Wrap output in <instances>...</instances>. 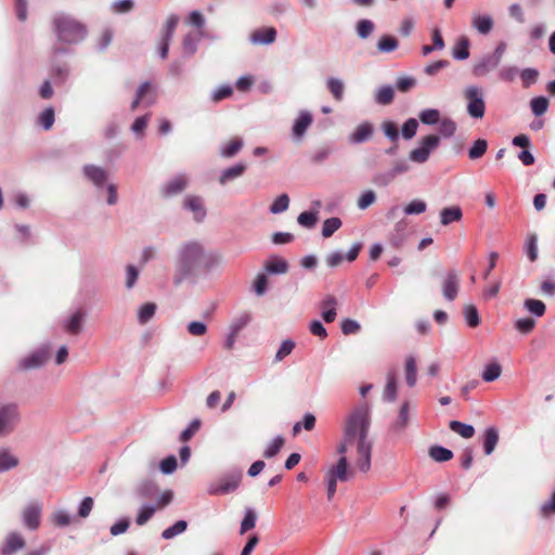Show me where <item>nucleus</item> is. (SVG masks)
<instances>
[{"mask_svg": "<svg viewBox=\"0 0 555 555\" xmlns=\"http://www.w3.org/2000/svg\"><path fill=\"white\" fill-rule=\"evenodd\" d=\"M383 398L385 401L393 402L397 399V379L396 373L389 371L387 373V383L384 389Z\"/></svg>", "mask_w": 555, "mask_h": 555, "instance_id": "c85d7f7f", "label": "nucleus"}, {"mask_svg": "<svg viewBox=\"0 0 555 555\" xmlns=\"http://www.w3.org/2000/svg\"><path fill=\"white\" fill-rule=\"evenodd\" d=\"M420 120L425 125H435L440 119V113L436 108H427L420 113Z\"/></svg>", "mask_w": 555, "mask_h": 555, "instance_id": "5fc2aeb1", "label": "nucleus"}, {"mask_svg": "<svg viewBox=\"0 0 555 555\" xmlns=\"http://www.w3.org/2000/svg\"><path fill=\"white\" fill-rule=\"evenodd\" d=\"M460 279L456 271H449L442 280V295L448 301H453L457 297Z\"/></svg>", "mask_w": 555, "mask_h": 555, "instance_id": "f8f14e48", "label": "nucleus"}, {"mask_svg": "<svg viewBox=\"0 0 555 555\" xmlns=\"http://www.w3.org/2000/svg\"><path fill=\"white\" fill-rule=\"evenodd\" d=\"M398 40L389 35L382 36L377 42V49L382 53L393 52L398 48Z\"/></svg>", "mask_w": 555, "mask_h": 555, "instance_id": "79ce46f5", "label": "nucleus"}, {"mask_svg": "<svg viewBox=\"0 0 555 555\" xmlns=\"http://www.w3.org/2000/svg\"><path fill=\"white\" fill-rule=\"evenodd\" d=\"M49 359V350L47 348H41L39 350H36L31 354L23 358L20 363L18 367L21 370H34L42 366L47 360Z\"/></svg>", "mask_w": 555, "mask_h": 555, "instance_id": "ddd939ff", "label": "nucleus"}, {"mask_svg": "<svg viewBox=\"0 0 555 555\" xmlns=\"http://www.w3.org/2000/svg\"><path fill=\"white\" fill-rule=\"evenodd\" d=\"M42 504L40 502H31L22 511V520L26 528L36 530L41 524Z\"/></svg>", "mask_w": 555, "mask_h": 555, "instance_id": "9b49d317", "label": "nucleus"}, {"mask_svg": "<svg viewBox=\"0 0 555 555\" xmlns=\"http://www.w3.org/2000/svg\"><path fill=\"white\" fill-rule=\"evenodd\" d=\"M25 546L24 538L17 532H11L7 535L5 542L0 550V555H13Z\"/></svg>", "mask_w": 555, "mask_h": 555, "instance_id": "f3484780", "label": "nucleus"}, {"mask_svg": "<svg viewBox=\"0 0 555 555\" xmlns=\"http://www.w3.org/2000/svg\"><path fill=\"white\" fill-rule=\"evenodd\" d=\"M276 39V30L273 27H262L254 30L250 41L254 44H271Z\"/></svg>", "mask_w": 555, "mask_h": 555, "instance_id": "aec40b11", "label": "nucleus"}, {"mask_svg": "<svg viewBox=\"0 0 555 555\" xmlns=\"http://www.w3.org/2000/svg\"><path fill=\"white\" fill-rule=\"evenodd\" d=\"M284 442L285 440L282 436L275 437L274 440L264 450L263 456L267 459L275 456L284 446Z\"/></svg>", "mask_w": 555, "mask_h": 555, "instance_id": "680f3d73", "label": "nucleus"}, {"mask_svg": "<svg viewBox=\"0 0 555 555\" xmlns=\"http://www.w3.org/2000/svg\"><path fill=\"white\" fill-rule=\"evenodd\" d=\"M373 132V125L369 121H364L357 126L353 132L349 135V142L353 144L366 142L372 138Z\"/></svg>", "mask_w": 555, "mask_h": 555, "instance_id": "6ab92c4d", "label": "nucleus"}, {"mask_svg": "<svg viewBox=\"0 0 555 555\" xmlns=\"http://www.w3.org/2000/svg\"><path fill=\"white\" fill-rule=\"evenodd\" d=\"M298 223L307 229H311L318 221V215L313 211H304L297 218Z\"/></svg>", "mask_w": 555, "mask_h": 555, "instance_id": "e2e57ef3", "label": "nucleus"}, {"mask_svg": "<svg viewBox=\"0 0 555 555\" xmlns=\"http://www.w3.org/2000/svg\"><path fill=\"white\" fill-rule=\"evenodd\" d=\"M463 218V211L460 206L446 207L440 211V223L449 225L453 222H459Z\"/></svg>", "mask_w": 555, "mask_h": 555, "instance_id": "a878e982", "label": "nucleus"}, {"mask_svg": "<svg viewBox=\"0 0 555 555\" xmlns=\"http://www.w3.org/2000/svg\"><path fill=\"white\" fill-rule=\"evenodd\" d=\"M429 456L436 462H447L453 457V452L441 446H433L429 449Z\"/></svg>", "mask_w": 555, "mask_h": 555, "instance_id": "ea45409f", "label": "nucleus"}, {"mask_svg": "<svg viewBox=\"0 0 555 555\" xmlns=\"http://www.w3.org/2000/svg\"><path fill=\"white\" fill-rule=\"evenodd\" d=\"M499 62L491 55L482 56L474 66L473 74L476 77H485L499 66Z\"/></svg>", "mask_w": 555, "mask_h": 555, "instance_id": "a211bd4d", "label": "nucleus"}, {"mask_svg": "<svg viewBox=\"0 0 555 555\" xmlns=\"http://www.w3.org/2000/svg\"><path fill=\"white\" fill-rule=\"evenodd\" d=\"M288 206H289V197L287 194H281L279 195L274 202L271 204L270 206V212L271 214H274V215H278V214H281V212H284L285 210L288 209Z\"/></svg>", "mask_w": 555, "mask_h": 555, "instance_id": "09e8293b", "label": "nucleus"}, {"mask_svg": "<svg viewBox=\"0 0 555 555\" xmlns=\"http://www.w3.org/2000/svg\"><path fill=\"white\" fill-rule=\"evenodd\" d=\"M375 26L370 20H360L357 24V34L360 38L366 39L373 33Z\"/></svg>", "mask_w": 555, "mask_h": 555, "instance_id": "052dcab7", "label": "nucleus"}, {"mask_svg": "<svg viewBox=\"0 0 555 555\" xmlns=\"http://www.w3.org/2000/svg\"><path fill=\"white\" fill-rule=\"evenodd\" d=\"M294 348H295V343L292 339L284 340L275 353V361L280 362V361L284 360L287 356H289L292 353Z\"/></svg>", "mask_w": 555, "mask_h": 555, "instance_id": "774afa93", "label": "nucleus"}, {"mask_svg": "<svg viewBox=\"0 0 555 555\" xmlns=\"http://www.w3.org/2000/svg\"><path fill=\"white\" fill-rule=\"evenodd\" d=\"M488 149V142L485 139H478L474 142L473 146L468 150V157L473 160L478 159L485 155Z\"/></svg>", "mask_w": 555, "mask_h": 555, "instance_id": "de8ad7c7", "label": "nucleus"}, {"mask_svg": "<svg viewBox=\"0 0 555 555\" xmlns=\"http://www.w3.org/2000/svg\"><path fill=\"white\" fill-rule=\"evenodd\" d=\"M85 176L96 186H104L107 180V171L94 165H87L83 168Z\"/></svg>", "mask_w": 555, "mask_h": 555, "instance_id": "4be33fe9", "label": "nucleus"}, {"mask_svg": "<svg viewBox=\"0 0 555 555\" xmlns=\"http://www.w3.org/2000/svg\"><path fill=\"white\" fill-rule=\"evenodd\" d=\"M158 487L155 482L145 480L142 481L137 488V494L143 499H152L156 495Z\"/></svg>", "mask_w": 555, "mask_h": 555, "instance_id": "4c0bfd02", "label": "nucleus"}, {"mask_svg": "<svg viewBox=\"0 0 555 555\" xmlns=\"http://www.w3.org/2000/svg\"><path fill=\"white\" fill-rule=\"evenodd\" d=\"M243 147V140L240 138H235L231 140L230 142L222 145L220 150V154L223 157L230 158L235 156L241 149Z\"/></svg>", "mask_w": 555, "mask_h": 555, "instance_id": "f704fd0d", "label": "nucleus"}, {"mask_svg": "<svg viewBox=\"0 0 555 555\" xmlns=\"http://www.w3.org/2000/svg\"><path fill=\"white\" fill-rule=\"evenodd\" d=\"M135 95H138L139 98H141L143 100V104L145 106H151L156 101V94L152 90V86L149 81H145L140 85V87L137 90Z\"/></svg>", "mask_w": 555, "mask_h": 555, "instance_id": "c756f323", "label": "nucleus"}, {"mask_svg": "<svg viewBox=\"0 0 555 555\" xmlns=\"http://www.w3.org/2000/svg\"><path fill=\"white\" fill-rule=\"evenodd\" d=\"M440 138L436 134H429L421 140L418 147L412 150L409 154V158L417 164L427 162L430 153L438 147Z\"/></svg>", "mask_w": 555, "mask_h": 555, "instance_id": "6e6552de", "label": "nucleus"}, {"mask_svg": "<svg viewBox=\"0 0 555 555\" xmlns=\"http://www.w3.org/2000/svg\"><path fill=\"white\" fill-rule=\"evenodd\" d=\"M242 476V470L238 468L228 472L220 477L218 481L209 486L208 493L212 495H220L235 491L241 483Z\"/></svg>", "mask_w": 555, "mask_h": 555, "instance_id": "423d86ee", "label": "nucleus"}, {"mask_svg": "<svg viewBox=\"0 0 555 555\" xmlns=\"http://www.w3.org/2000/svg\"><path fill=\"white\" fill-rule=\"evenodd\" d=\"M464 315H465V320H466V323L468 324V326L476 327L479 325L480 318H479L478 310L475 306H473V305L466 306L464 308Z\"/></svg>", "mask_w": 555, "mask_h": 555, "instance_id": "13d9d810", "label": "nucleus"}, {"mask_svg": "<svg viewBox=\"0 0 555 555\" xmlns=\"http://www.w3.org/2000/svg\"><path fill=\"white\" fill-rule=\"evenodd\" d=\"M313 121V117L311 113L307 111H301L298 117L295 119L293 125V137L296 140H301L305 135L307 129L311 126Z\"/></svg>", "mask_w": 555, "mask_h": 555, "instance_id": "2eb2a0df", "label": "nucleus"}, {"mask_svg": "<svg viewBox=\"0 0 555 555\" xmlns=\"http://www.w3.org/2000/svg\"><path fill=\"white\" fill-rule=\"evenodd\" d=\"M326 87L336 101L343 100L345 92V85L343 80L339 78L330 77L326 81Z\"/></svg>", "mask_w": 555, "mask_h": 555, "instance_id": "2f4dec72", "label": "nucleus"}, {"mask_svg": "<svg viewBox=\"0 0 555 555\" xmlns=\"http://www.w3.org/2000/svg\"><path fill=\"white\" fill-rule=\"evenodd\" d=\"M547 98L541 95L532 98L530 101V107L534 116H542L548 108Z\"/></svg>", "mask_w": 555, "mask_h": 555, "instance_id": "49530a36", "label": "nucleus"}, {"mask_svg": "<svg viewBox=\"0 0 555 555\" xmlns=\"http://www.w3.org/2000/svg\"><path fill=\"white\" fill-rule=\"evenodd\" d=\"M416 376V360L410 356L405 359V380L409 387L415 386Z\"/></svg>", "mask_w": 555, "mask_h": 555, "instance_id": "a18cd8bd", "label": "nucleus"}, {"mask_svg": "<svg viewBox=\"0 0 555 555\" xmlns=\"http://www.w3.org/2000/svg\"><path fill=\"white\" fill-rule=\"evenodd\" d=\"M18 465V459L8 450L0 451V473L10 470Z\"/></svg>", "mask_w": 555, "mask_h": 555, "instance_id": "a19ab883", "label": "nucleus"}, {"mask_svg": "<svg viewBox=\"0 0 555 555\" xmlns=\"http://www.w3.org/2000/svg\"><path fill=\"white\" fill-rule=\"evenodd\" d=\"M197 42H198V38L195 35H193V34L185 35V37L183 38V41H182L183 54L186 56H192L193 54H195V52L197 50Z\"/></svg>", "mask_w": 555, "mask_h": 555, "instance_id": "8fccbe9b", "label": "nucleus"}, {"mask_svg": "<svg viewBox=\"0 0 555 555\" xmlns=\"http://www.w3.org/2000/svg\"><path fill=\"white\" fill-rule=\"evenodd\" d=\"M370 425L369 408L365 404L354 408L346 420L343 439L337 448L339 454H346L350 447H356V464L362 473L371 468L373 442L369 438Z\"/></svg>", "mask_w": 555, "mask_h": 555, "instance_id": "f257e3e1", "label": "nucleus"}, {"mask_svg": "<svg viewBox=\"0 0 555 555\" xmlns=\"http://www.w3.org/2000/svg\"><path fill=\"white\" fill-rule=\"evenodd\" d=\"M395 91L391 86L380 87L375 94V101L379 105H389L393 101Z\"/></svg>", "mask_w": 555, "mask_h": 555, "instance_id": "e433bc0d", "label": "nucleus"}, {"mask_svg": "<svg viewBox=\"0 0 555 555\" xmlns=\"http://www.w3.org/2000/svg\"><path fill=\"white\" fill-rule=\"evenodd\" d=\"M522 87L529 88L531 85H534L538 81L539 78V72L535 68H525L521 72H519Z\"/></svg>", "mask_w": 555, "mask_h": 555, "instance_id": "603ef678", "label": "nucleus"}, {"mask_svg": "<svg viewBox=\"0 0 555 555\" xmlns=\"http://www.w3.org/2000/svg\"><path fill=\"white\" fill-rule=\"evenodd\" d=\"M464 98L467 102V114L475 119H481L486 113L482 89L478 86H468L464 90Z\"/></svg>", "mask_w": 555, "mask_h": 555, "instance_id": "39448f33", "label": "nucleus"}, {"mask_svg": "<svg viewBox=\"0 0 555 555\" xmlns=\"http://www.w3.org/2000/svg\"><path fill=\"white\" fill-rule=\"evenodd\" d=\"M418 128V121L415 118H409L402 126L401 132L405 140L414 138Z\"/></svg>", "mask_w": 555, "mask_h": 555, "instance_id": "0e129e2a", "label": "nucleus"}, {"mask_svg": "<svg viewBox=\"0 0 555 555\" xmlns=\"http://www.w3.org/2000/svg\"><path fill=\"white\" fill-rule=\"evenodd\" d=\"M183 206L193 212L194 220L201 222L206 216V209L199 196L189 195L184 198Z\"/></svg>", "mask_w": 555, "mask_h": 555, "instance_id": "dca6fc26", "label": "nucleus"}, {"mask_svg": "<svg viewBox=\"0 0 555 555\" xmlns=\"http://www.w3.org/2000/svg\"><path fill=\"white\" fill-rule=\"evenodd\" d=\"M494 26V20L489 14H473L472 27L476 29L480 35H488Z\"/></svg>", "mask_w": 555, "mask_h": 555, "instance_id": "412c9836", "label": "nucleus"}, {"mask_svg": "<svg viewBox=\"0 0 555 555\" xmlns=\"http://www.w3.org/2000/svg\"><path fill=\"white\" fill-rule=\"evenodd\" d=\"M67 52V49L61 48L57 44H55L52 48V63L50 68V75L55 83L64 82L69 75L68 65L66 63H61L57 61V56L60 54H64Z\"/></svg>", "mask_w": 555, "mask_h": 555, "instance_id": "1a4fd4ad", "label": "nucleus"}, {"mask_svg": "<svg viewBox=\"0 0 555 555\" xmlns=\"http://www.w3.org/2000/svg\"><path fill=\"white\" fill-rule=\"evenodd\" d=\"M178 23H179V17L176 14L169 15L166 21V24H165V27H164V30L162 34L160 43L158 47V53L163 60L167 59V56H168L170 41L173 37V34L176 31Z\"/></svg>", "mask_w": 555, "mask_h": 555, "instance_id": "9d476101", "label": "nucleus"}, {"mask_svg": "<svg viewBox=\"0 0 555 555\" xmlns=\"http://www.w3.org/2000/svg\"><path fill=\"white\" fill-rule=\"evenodd\" d=\"M52 25L57 41L61 43L76 44L82 41L87 35L83 24L65 14L55 15Z\"/></svg>", "mask_w": 555, "mask_h": 555, "instance_id": "7ed1b4c3", "label": "nucleus"}, {"mask_svg": "<svg viewBox=\"0 0 555 555\" xmlns=\"http://www.w3.org/2000/svg\"><path fill=\"white\" fill-rule=\"evenodd\" d=\"M221 261L220 253L207 249L202 242L196 240L183 242L177 250L173 283L179 285L198 271L210 272L219 267Z\"/></svg>", "mask_w": 555, "mask_h": 555, "instance_id": "f03ea898", "label": "nucleus"}, {"mask_svg": "<svg viewBox=\"0 0 555 555\" xmlns=\"http://www.w3.org/2000/svg\"><path fill=\"white\" fill-rule=\"evenodd\" d=\"M21 413L16 403H7L0 406V437L10 435L17 427Z\"/></svg>", "mask_w": 555, "mask_h": 555, "instance_id": "0eeeda50", "label": "nucleus"}, {"mask_svg": "<svg viewBox=\"0 0 555 555\" xmlns=\"http://www.w3.org/2000/svg\"><path fill=\"white\" fill-rule=\"evenodd\" d=\"M452 55L455 60H466L469 56V40L461 37L453 49Z\"/></svg>", "mask_w": 555, "mask_h": 555, "instance_id": "473e14b6", "label": "nucleus"}, {"mask_svg": "<svg viewBox=\"0 0 555 555\" xmlns=\"http://www.w3.org/2000/svg\"><path fill=\"white\" fill-rule=\"evenodd\" d=\"M340 227H341V221L339 218H337V217L328 218L323 222L322 235L324 237H331Z\"/></svg>", "mask_w": 555, "mask_h": 555, "instance_id": "3c124183", "label": "nucleus"}, {"mask_svg": "<svg viewBox=\"0 0 555 555\" xmlns=\"http://www.w3.org/2000/svg\"><path fill=\"white\" fill-rule=\"evenodd\" d=\"M502 367L498 362H491L485 365L481 377L485 382L491 383L500 377Z\"/></svg>", "mask_w": 555, "mask_h": 555, "instance_id": "72a5a7b5", "label": "nucleus"}, {"mask_svg": "<svg viewBox=\"0 0 555 555\" xmlns=\"http://www.w3.org/2000/svg\"><path fill=\"white\" fill-rule=\"evenodd\" d=\"M85 314L82 310L78 309L73 314H70L66 320L63 322L64 330L72 335H77L80 333L82 328V322H83Z\"/></svg>", "mask_w": 555, "mask_h": 555, "instance_id": "5701e85b", "label": "nucleus"}, {"mask_svg": "<svg viewBox=\"0 0 555 555\" xmlns=\"http://www.w3.org/2000/svg\"><path fill=\"white\" fill-rule=\"evenodd\" d=\"M427 205L424 201L414 199L404 207L405 215H420L425 212Z\"/></svg>", "mask_w": 555, "mask_h": 555, "instance_id": "338daca9", "label": "nucleus"}, {"mask_svg": "<svg viewBox=\"0 0 555 555\" xmlns=\"http://www.w3.org/2000/svg\"><path fill=\"white\" fill-rule=\"evenodd\" d=\"M266 270L271 274H283L287 272L288 263L286 260L275 257L267 262Z\"/></svg>", "mask_w": 555, "mask_h": 555, "instance_id": "c9c22d12", "label": "nucleus"}, {"mask_svg": "<svg viewBox=\"0 0 555 555\" xmlns=\"http://www.w3.org/2000/svg\"><path fill=\"white\" fill-rule=\"evenodd\" d=\"M376 201V194L373 190L364 191L358 198L357 206L361 210H365Z\"/></svg>", "mask_w": 555, "mask_h": 555, "instance_id": "4d7b16f0", "label": "nucleus"}, {"mask_svg": "<svg viewBox=\"0 0 555 555\" xmlns=\"http://www.w3.org/2000/svg\"><path fill=\"white\" fill-rule=\"evenodd\" d=\"M188 528V522L185 520H178L172 526L168 527L162 532V538L165 540H170L177 537L178 534L183 533Z\"/></svg>", "mask_w": 555, "mask_h": 555, "instance_id": "c03bdc74", "label": "nucleus"}, {"mask_svg": "<svg viewBox=\"0 0 555 555\" xmlns=\"http://www.w3.org/2000/svg\"><path fill=\"white\" fill-rule=\"evenodd\" d=\"M499 442V431L495 427H488L483 433V451L490 455Z\"/></svg>", "mask_w": 555, "mask_h": 555, "instance_id": "cd10ccee", "label": "nucleus"}, {"mask_svg": "<svg viewBox=\"0 0 555 555\" xmlns=\"http://www.w3.org/2000/svg\"><path fill=\"white\" fill-rule=\"evenodd\" d=\"M340 455L337 463L333 465L325 475L328 500H332L336 493L337 481H347L352 475V473L348 470L346 454Z\"/></svg>", "mask_w": 555, "mask_h": 555, "instance_id": "20e7f679", "label": "nucleus"}, {"mask_svg": "<svg viewBox=\"0 0 555 555\" xmlns=\"http://www.w3.org/2000/svg\"><path fill=\"white\" fill-rule=\"evenodd\" d=\"M188 183L189 178L186 175H178L162 186V194L165 197L177 195L184 191V189L188 186Z\"/></svg>", "mask_w": 555, "mask_h": 555, "instance_id": "4468645a", "label": "nucleus"}, {"mask_svg": "<svg viewBox=\"0 0 555 555\" xmlns=\"http://www.w3.org/2000/svg\"><path fill=\"white\" fill-rule=\"evenodd\" d=\"M246 171V165L237 163L227 169H224L219 176V183L225 185L230 181H233L244 175Z\"/></svg>", "mask_w": 555, "mask_h": 555, "instance_id": "393cba45", "label": "nucleus"}, {"mask_svg": "<svg viewBox=\"0 0 555 555\" xmlns=\"http://www.w3.org/2000/svg\"><path fill=\"white\" fill-rule=\"evenodd\" d=\"M514 327L521 334H529L535 327V321L531 318H521L516 320Z\"/></svg>", "mask_w": 555, "mask_h": 555, "instance_id": "bf43d9fd", "label": "nucleus"}, {"mask_svg": "<svg viewBox=\"0 0 555 555\" xmlns=\"http://www.w3.org/2000/svg\"><path fill=\"white\" fill-rule=\"evenodd\" d=\"M156 512V507L153 505H143L135 518V522L139 526L145 525L154 515Z\"/></svg>", "mask_w": 555, "mask_h": 555, "instance_id": "6e6d98bb", "label": "nucleus"}, {"mask_svg": "<svg viewBox=\"0 0 555 555\" xmlns=\"http://www.w3.org/2000/svg\"><path fill=\"white\" fill-rule=\"evenodd\" d=\"M257 515L251 508H247L245 512V516L241 522L240 533L244 534L248 530L253 529L256 526Z\"/></svg>", "mask_w": 555, "mask_h": 555, "instance_id": "864d4df0", "label": "nucleus"}, {"mask_svg": "<svg viewBox=\"0 0 555 555\" xmlns=\"http://www.w3.org/2000/svg\"><path fill=\"white\" fill-rule=\"evenodd\" d=\"M449 427L451 430L466 439L472 438L475 434V428L472 425L462 423L460 421H451Z\"/></svg>", "mask_w": 555, "mask_h": 555, "instance_id": "58836bf2", "label": "nucleus"}, {"mask_svg": "<svg viewBox=\"0 0 555 555\" xmlns=\"http://www.w3.org/2000/svg\"><path fill=\"white\" fill-rule=\"evenodd\" d=\"M156 305L154 302H146L138 310V321L140 324H146L156 312Z\"/></svg>", "mask_w": 555, "mask_h": 555, "instance_id": "37998d69", "label": "nucleus"}, {"mask_svg": "<svg viewBox=\"0 0 555 555\" xmlns=\"http://www.w3.org/2000/svg\"><path fill=\"white\" fill-rule=\"evenodd\" d=\"M337 299L333 295H327L321 302L322 318L326 323H332L336 319Z\"/></svg>", "mask_w": 555, "mask_h": 555, "instance_id": "b1692460", "label": "nucleus"}, {"mask_svg": "<svg viewBox=\"0 0 555 555\" xmlns=\"http://www.w3.org/2000/svg\"><path fill=\"white\" fill-rule=\"evenodd\" d=\"M525 309L537 318H541L545 314L546 306L542 300L528 298L524 301Z\"/></svg>", "mask_w": 555, "mask_h": 555, "instance_id": "7c9ffc66", "label": "nucleus"}, {"mask_svg": "<svg viewBox=\"0 0 555 555\" xmlns=\"http://www.w3.org/2000/svg\"><path fill=\"white\" fill-rule=\"evenodd\" d=\"M409 421H410V402L404 401L401 404L397 420L391 425V429L396 433H401L406 428Z\"/></svg>", "mask_w": 555, "mask_h": 555, "instance_id": "bb28decb", "label": "nucleus"}, {"mask_svg": "<svg viewBox=\"0 0 555 555\" xmlns=\"http://www.w3.org/2000/svg\"><path fill=\"white\" fill-rule=\"evenodd\" d=\"M395 180L391 170L377 172L373 176L372 182L377 186H387Z\"/></svg>", "mask_w": 555, "mask_h": 555, "instance_id": "69168bd1", "label": "nucleus"}]
</instances>
